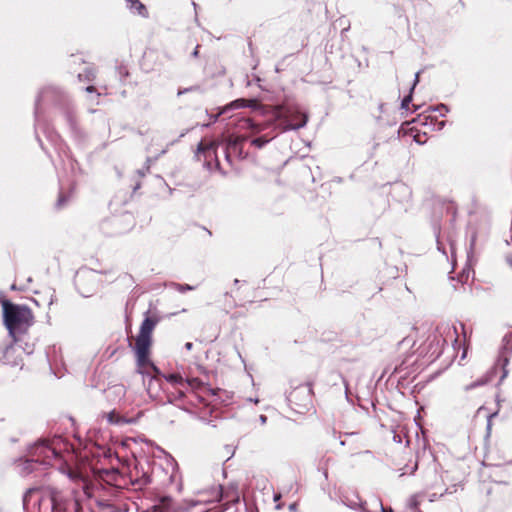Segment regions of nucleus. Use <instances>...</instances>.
Returning <instances> with one entry per match:
<instances>
[{"mask_svg":"<svg viewBox=\"0 0 512 512\" xmlns=\"http://www.w3.org/2000/svg\"><path fill=\"white\" fill-rule=\"evenodd\" d=\"M3 310V321L9 335L17 342V334H24L34 323V315L27 306L14 304L7 299L0 301Z\"/></svg>","mask_w":512,"mask_h":512,"instance_id":"f257e3e1","label":"nucleus"},{"mask_svg":"<svg viewBox=\"0 0 512 512\" xmlns=\"http://www.w3.org/2000/svg\"><path fill=\"white\" fill-rule=\"evenodd\" d=\"M158 322V316H147L140 326L135 343L137 367L140 374H150L151 371L159 374V369L149 360L152 333Z\"/></svg>","mask_w":512,"mask_h":512,"instance_id":"f03ea898","label":"nucleus"},{"mask_svg":"<svg viewBox=\"0 0 512 512\" xmlns=\"http://www.w3.org/2000/svg\"><path fill=\"white\" fill-rule=\"evenodd\" d=\"M61 452L57 450L56 441H39L29 451V461L50 465L52 460L60 459Z\"/></svg>","mask_w":512,"mask_h":512,"instance_id":"7ed1b4c3","label":"nucleus"},{"mask_svg":"<svg viewBox=\"0 0 512 512\" xmlns=\"http://www.w3.org/2000/svg\"><path fill=\"white\" fill-rule=\"evenodd\" d=\"M45 497L51 503V512H77L79 508L76 499L55 487L46 488Z\"/></svg>","mask_w":512,"mask_h":512,"instance_id":"20e7f679","label":"nucleus"},{"mask_svg":"<svg viewBox=\"0 0 512 512\" xmlns=\"http://www.w3.org/2000/svg\"><path fill=\"white\" fill-rule=\"evenodd\" d=\"M277 116L283 130L299 129L307 122V115L293 107H280Z\"/></svg>","mask_w":512,"mask_h":512,"instance_id":"39448f33","label":"nucleus"},{"mask_svg":"<svg viewBox=\"0 0 512 512\" xmlns=\"http://www.w3.org/2000/svg\"><path fill=\"white\" fill-rule=\"evenodd\" d=\"M24 349L16 342L0 346V362L11 368L21 370L23 368Z\"/></svg>","mask_w":512,"mask_h":512,"instance_id":"423d86ee","label":"nucleus"},{"mask_svg":"<svg viewBox=\"0 0 512 512\" xmlns=\"http://www.w3.org/2000/svg\"><path fill=\"white\" fill-rule=\"evenodd\" d=\"M486 459L494 466L512 463V449L506 443L495 444L487 449Z\"/></svg>","mask_w":512,"mask_h":512,"instance_id":"0eeeda50","label":"nucleus"},{"mask_svg":"<svg viewBox=\"0 0 512 512\" xmlns=\"http://www.w3.org/2000/svg\"><path fill=\"white\" fill-rule=\"evenodd\" d=\"M234 287L235 288L232 290V293H234L237 298H239L240 300H245L250 303L254 302L255 296L253 295L252 297H250L245 293L247 290L254 289L248 281H240L238 279H235Z\"/></svg>","mask_w":512,"mask_h":512,"instance_id":"6e6552de","label":"nucleus"},{"mask_svg":"<svg viewBox=\"0 0 512 512\" xmlns=\"http://www.w3.org/2000/svg\"><path fill=\"white\" fill-rule=\"evenodd\" d=\"M264 124L256 123L251 118H243L238 122V128L240 131L249 132V135L258 134L265 129Z\"/></svg>","mask_w":512,"mask_h":512,"instance_id":"1a4fd4ad","label":"nucleus"},{"mask_svg":"<svg viewBox=\"0 0 512 512\" xmlns=\"http://www.w3.org/2000/svg\"><path fill=\"white\" fill-rule=\"evenodd\" d=\"M127 3L128 10L134 14L143 18L149 17L147 7L140 0H125Z\"/></svg>","mask_w":512,"mask_h":512,"instance_id":"9d476101","label":"nucleus"},{"mask_svg":"<svg viewBox=\"0 0 512 512\" xmlns=\"http://www.w3.org/2000/svg\"><path fill=\"white\" fill-rule=\"evenodd\" d=\"M147 376H151V380L155 379V380H159V377L162 376L164 377L169 383H171L174 386H181V387H184V379L183 377L178 374V373H174V374H169V375H162L161 372L159 371V374H155L153 371H151L150 374H146Z\"/></svg>","mask_w":512,"mask_h":512,"instance_id":"9b49d317","label":"nucleus"},{"mask_svg":"<svg viewBox=\"0 0 512 512\" xmlns=\"http://www.w3.org/2000/svg\"><path fill=\"white\" fill-rule=\"evenodd\" d=\"M97 473L98 477L108 484H113L117 482L118 478L120 477L119 471L115 468L100 469L98 470Z\"/></svg>","mask_w":512,"mask_h":512,"instance_id":"f8f14e48","label":"nucleus"},{"mask_svg":"<svg viewBox=\"0 0 512 512\" xmlns=\"http://www.w3.org/2000/svg\"><path fill=\"white\" fill-rule=\"evenodd\" d=\"M173 500L169 496H163L159 499L158 503L154 505L153 512H176L172 505Z\"/></svg>","mask_w":512,"mask_h":512,"instance_id":"ddd939ff","label":"nucleus"},{"mask_svg":"<svg viewBox=\"0 0 512 512\" xmlns=\"http://www.w3.org/2000/svg\"><path fill=\"white\" fill-rule=\"evenodd\" d=\"M109 424L120 425L134 422L133 419H128L120 415L116 410H112L104 415Z\"/></svg>","mask_w":512,"mask_h":512,"instance_id":"4468645a","label":"nucleus"},{"mask_svg":"<svg viewBox=\"0 0 512 512\" xmlns=\"http://www.w3.org/2000/svg\"><path fill=\"white\" fill-rule=\"evenodd\" d=\"M221 500H225V504L238 503L239 492L233 487L227 488L225 490L222 489Z\"/></svg>","mask_w":512,"mask_h":512,"instance_id":"2eb2a0df","label":"nucleus"},{"mask_svg":"<svg viewBox=\"0 0 512 512\" xmlns=\"http://www.w3.org/2000/svg\"><path fill=\"white\" fill-rule=\"evenodd\" d=\"M198 153H202L205 158L216 153V144L214 142L201 141L198 145Z\"/></svg>","mask_w":512,"mask_h":512,"instance_id":"dca6fc26","label":"nucleus"},{"mask_svg":"<svg viewBox=\"0 0 512 512\" xmlns=\"http://www.w3.org/2000/svg\"><path fill=\"white\" fill-rule=\"evenodd\" d=\"M174 390L175 391L171 392L170 395L168 396L169 402L180 400L185 396V391L182 389L181 386H174Z\"/></svg>","mask_w":512,"mask_h":512,"instance_id":"f3484780","label":"nucleus"},{"mask_svg":"<svg viewBox=\"0 0 512 512\" xmlns=\"http://www.w3.org/2000/svg\"><path fill=\"white\" fill-rule=\"evenodd\" d=\"M410 134L412 135L414 141L417 142L418 144H424L427 142L428 137L426 133H421L411 128Z\"/></svg>","mask_w":512,"mask_h":512,"instance_id":"a211bd4d","label":"nucleus"},{"mask_svg":"<svg viewBox=\"0 0 512 512\" xmlns=\"http://www.w3.org/2000/svg\"><path fill=\"white\" fill-rule=\"evenodd\" d=\"M39 491V488H36V487H33V488H29L24 496H23V507L24 509H27L28 508V505L32 499V496L37 493Z\"/></svg>","mask_w":512,"mask_h":512,"instance_id":"6ab92c4d","label":"nucleus"},{"mask_svg":"<svg viewBox=\"0 0 512 512\" xmlns=\"http://www.w3.org/2000/svg\"><path fill=\"white\" fill-rule=\"evenodd\" d=\"M187 385L192 390L200 389L203 385L202 381L199 378H190L187 380H184V386Z\"/></svg>","mask_w":512,"mask_h":512,"instance_id":"aec40b11","label":"nucleus"},{"mask_svg":"<svg viewBox=\"0 0 512 512\" xmlns=\"http://www.w3.org/2000/svg\"><path fill=\"white\" fill-rule=\"evenodd\" d=\"M417 82H418V74H416V79H415L414 84H413V86H412V88L410 90L409 95L405 96L403 98V100H402V103H401V108L402 109H408L409 108V104L412 101V92H413L414 87H415Z\"/></svg>","mask_w":512,"mask_h":512,"instance_id":"412c9836","label":"nucleus"},{"mask_svg":"<svg viewBox=\"0 0 512 512\" xmlns=\"http://www.w3.org/2000/svg\"><path fill=\"white\" fill-rule=\"evenodd\" d=\"M273 137L268 138L267 136H261L253 139L251 144L257 148H262L265 144H267Z\"/></svg>","mask_w":512,"mask_h":512,"instance_id":"4be33fe9","label":"nucleus"},{"mask_svg":"<svg viewBox=\"0 0 512 512\" xmlns=\"http://www.w3.org/2000/svg\"><path fill=\"white\" fill-rule=\"evenodd\" d=\"M239 138H237L235 141L233 142H230L227 146V153H226V158L228 161H230V154H229V151L232 149V150H236L237 149V146L239 144Z\"/></svg>","mask_w":512,"mask_h":512,"instance_id":"5701e85b","label":"nucleus"},{"mask_svg":"<svg viewBox=\"0 0 512 512\" xmlns=\"http://www.w3.org/2000/svg\"><path fill=\"white\" fill-rule=\"evenodd\" d=\"M67 200H68V199H67V197H66L64 194H60V195H59V198H58V203H57V205H58L59 207H61L62 205H64V204L67 202Z\"/></svg>","mask_w":512,"mask_h":512,"instance_id":"b1692460","label":"nucleus"},{"mask_svg":"<svg viewBox=\"0 0 512 512\" xmlns=\"http://www.w3.org/2000/svg\"><path fill=\"white\" fill-rule=\"evenodd\" d=\"M486 382H487V379H484V380H481L480 382H477V383H475V384H471V385H469L467 388H468V389H471V388H474V387H476V386H478V385H483V384H485Z\"/></svg>","mask_w":512,"mask_h":512,"instance_id":"393cba45","label":"nucleus"},{"mask_svg":"<svg viewBox=\"0 0 512 512\" xmlns=\"http://www.w3.org/2000/svg\"><path fill=\"white\" fill-rule=\"evenodd\" d=\"M446 330H447V334H451V336L456 334V329L455 328L445 327L443 332H445Z\"/></svg>","mask_w":512,"mask_h":512,"instance_id":"a878e982","label":"nucleus"},{"mask_svg":"<svg viewBox=\"0 0 512 512\" xmlns=\"http://www.w3.org/2000/svg\"><path fill=\"white\" fill-rule=\"evenodd\" d=\"M94 77H95L94 72L89 70V71H88V74H87V79H88V80H93V79H94Z\"/></svg>","mask_w":512,"mask_h":512,"instance_id":"bb28decb","label":"nucleus"},{"mask_svg":"<svg viewBox=\"0 0 512 512\" xmlns=\"http://www.w3.org/2000/svg\"><path fill=\"white\" fill-rule=\"evenodd\" d=\"M445 343H446V339H442V340L438 339L437 340V346L439 348H441Z\"/></svg>","mask_w":512,"mask_h":512,"instance_id":"cd10ccee","label":"nucleus"},{"mask_svg":"<svg viewBox=\"0 0 512 512\" xmlns=\"http://www.w3.org/2000/svg\"><path fill=\"white\" fill-rule=\"evenodd\" d=\"M86 91H87L88 93H92V92H95V91H96V88H95L94 86H88V87L86 88Z\"/></svg>","mask_w":512,"mask_h":512,"instance_id":"c85d7f7f","label":"nucleus"},{"mask_svg":"<svg viewBox=\"0 0 512 512\" xmlns=\"http://www.w3.org/2000/svg\"><path fill=\"white\" fill-rule=\"evenodd\" d=\"M185 348H186L187 350H191V349L193 348V343H191V342H187V343L185 344Z\"/></svg>","mask_w":512,"mask_h":512,"instance_id":"c756f323","label":"nucleus"},{"mask_svg":"<svg viewBox=\"0 0 512 512\" xmlns=\"http://www.w3.org/2000/svg\"><path fill=\"white\" fill-rule=\"evenodd\" d=\"M508 261H509V264L512 266V257H510V258L508 259Z\"/></svg>","mask_w":512,"mask_h":512,"instance_id":"7c9ffc66","label":"nucleus"},{"mask_svg":"<svg viewBox=\"0 0 512 512\" xmlns=\"http://www.w3.org/2000/svg\"><path fill=\"white\" fill-rule=\"evenodd\" d=\"M496 413L490 414L489 419L492 418Z\"/></svg>","mask_w":512,"mask_h":512,"instance_id":"2f4dec72","label":"nucleus"}]
</instances>
